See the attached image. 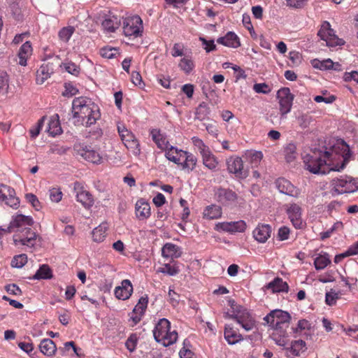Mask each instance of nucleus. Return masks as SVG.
Returning a JSON list of instances; mask_svg holds the SVG:
<instances>
[{"label": "nucleus", "instance_id": "1", "mask_svg": "<svg viewBox=\"0 0 358 358\" xmlns=\"http://www.w3.org/2000/svg\"><path fill=\"white\" fill-rule=\"evenodd\" d=\"M348 145L343 141H338L329 151L314 150L303 157L305 167L310 172L325 174L330 171H340L345 166L350 157Z\"/></svg>", "mask_w": 358, "mask_h": 358}, {"label": "nucleus", "instance_id": "2", "mask_svg": "<svg viewBox=\"0 0 358 358\" xmlns=\"http://www.w3.org/2000/svg\"><path fill=\"white\" fill-rule=\"evenodd\" d=\"M73 118L85 127H90L99 119L101 114L99 106L87 97H78L72 103Z\"/></svg>", "mask_w": 358, "mask_h": 358}, {"label": "nucleus", "instance_id": "3", "mask_svg": "<svg viewBox=\"0 0 358 358\" xmlns=\"http://www.w3.org/2000/svg\"><path fill=\"white\" fill-rule=\"evenodd\" d=\"M170 322L165 318L159 320L153 330L155 339L158 343H162L164 346L173 344L178 338V333L176 330L170 331Z\"/></svg>", "mask_w": 358, "mask_h": 358}, {"label": "nucleus", "instance_id": "4", "mask_svg": "<svg viewBox=\"0 0 358 358\" xmlns=\"http://www.w3.org/2000/svg\"><path fill=\"white\" fill-rule=\"evenodd\" d=\"M229 303L233 310V313H227V317L235 320L245 331L252 330L255 327V320L250 314L242 306L235 304L234 301H230Z\"/></svg>", "mask_w": 358, "mask_h": 358}, {"label": "nucleus", "instance_id": "5", "mask_svg": "<svg viewBox=\"0 0 358 358\" xmlns=\"http://www.w3.org/2000/svg\"><path fill=\"white\" fill-rule=\"evenodd\" d=\"M38 238H39L38 235L31 229V227H27L14 234L13 239L16 246L22 245L33 248Z\"/></svg>", "mask_w": 358, "mask_h": 358}, {"label": "nucleus", "instance_id": "6", "mask_svg": "<svg viewBox=\"0 0 358 358\" xmlns=\"http://www.w3.org/2000/svg\"><path fill=\"white\" fill-rule=\"evenodd\" d=\"M333 189L338 194L354 193L358 190V181L351 177L334 178L331 181Z\"/></svg>", "mask_w": 358, "mask_h": 358}, {"label": "nucleus", "instance_id": "7", "mask_svg": "<svg viewBox=\"0 0 358 358\" xmlns=\"http://www.w3.org/2000/svg\"><path fill=\"white\" fill-rule=\"evenodd\" d=\"M317 35L322 40L326 41V45L329 47H335L344 44V41L339 38L335 34L334 29L331 28V25L327 21H324L322 24Z\"/></svg>", "mask_w": 358, "mask_h": 358}, {"label": "nucleus", "instance_id": "8", "mask_svg": "<svg viewBox=\"0 0 358 358\" xmlns=\"http://www.w3.org/2000/svg\"><path fill=\"white\" fill-rule=\"evenodd\" d=\"M143 29V21L138 15L129 17L124 20L123 31L126 36H140Z\"/></svg>", "mask_w": 358, "mask_h": 358}, {"label": "nucleus", "instance_id": "9", "mask_svg": "<svg viewBox=\"0 0 358 358\" xmlns=\"http://www.w3.org/2000/svg\"><path fill=\"white\" fill-rule=\"evenodd\" d=\"M290 315L282 310L276 309L268 314L264 320L273 329H280L281 325L289 322Z\"/></svg>", "mask_w": 358, "mask_h": 358}, {"label": "nucleus", "instance_id": "10", "mask_svg": "<svg viewBox=\"0 0 358 358\" xmlns=\"http://www.w3.org/2000/svg\"><path fill=\"white\" fill-rule=\"evenodd\" d=\"M160 136V134L157 136L156 134H152V138L155 141V143L157 144L158 147L162 149L166 150L165 156L171 162H174L175 164L178 165H180L182 163V153L184 152L182 150H178V148L171 146L170 148L168 147V143H164V141L161 143L159 141V137Z\"/></svg>", "mask_w": 358, "mask_h": 358}, {"label": "nucleus", "instance_id": "11", "mask_svg": "<svg viewBox=\"0 0 358 358\" xmlns=\"http://www.w3.org/2000/svg\"><path fill=\"white\" fill-rule=\"evenodd\" d=\"M277 98L279 101L280 113L283 117L290 112L294 100V95L288 87H282L277 92Z\"/></svg>", "mask_w": 358, "mask_h": 358}, {"label": "nucleus", "instance_id": "12", "mask_svg": "<svg viewBox=\"0 0 358 358\" xmlns=\"http://www.w3.org/2000/svg\"><path fill=\"white\" fill-rule=\"evenodd\" d=\"M74 150L78 155L93 164H101L102 162L103 158L100 153L90 146L78 143L74 145Z\"/></svg>", "mask_w": 358, "mask_h": 358}, {"label": "nucleus", "instance_id": "13", "mask_svg": "<svg viewBox=\"0 0 358 358\" xmlns=\"http://www.w3.org/2000/svg\"><path fill=\"white\" fill-rule=\"evenodd\" d=\"M73 189L76 192L77 201L86 209L90 208L94 203L92 195L87 191L83 185L78 182L74 183Z\"/></svg>", "mask_w": 358, "mask_h": 358}, {"label": "nucleus", "instance_id": "14", "mask_svg": "<svg viewBox=\"0 0 358 358\" xmlns=\"http://www.w3.org/2000/svg\"><path fill=\"white\" fill-rule=\"evenodd\" d=\"M229 172L235 174L238 178H245L248 176V171L243 168V162L241 157H231L227 161Z\"/></svg>", "mask_w": 358, "mask_h": 358}, {"label": "nucleus", "instance_id": "15", "mask_svg": "<svg viewBox=\"0 0 358 358\" xmlns=\"http://www.w3.org/2000/svg\"><path fill=\"white\" fill-rule=\"evenodd\" d=\"M34 224L33 219L29 216L23 215H16L10 222L8 227L9 231H15L16 233L27 227H31Z\"/></svg>", "mask_w": 358, "mask_h": 358}, {"label": "nucleus", "instance_id": "16", "mask_svg": "<svg viewBox=\"0 0 358 358\" xmlns=\"http://www.w3.org/2000/svg\"><path fill=\"white\" fill-rule=\"evenodd\" d=\"M275 184L277 189L282 194L294 197H296L299 194V190L290 181L284 178L277 179Z\"/></svg>", "mask_w": 358, "mask_h": 358}, {"label": "nucleus", "instance_id": "17", "mask_svg": "<svg viewBox=\"0 0 358 358\" xmlns=\"http://www.w3.org/2000/svg\"><path fill=\"white\" fill-rule=\"evenodd\" d=\"M215 197L218 202L225 206L235 203L238 199L235 192L224 188H219L215 192Z\"/></svg>", "mask_w": 358, "mask_h": 358}, {"label": "nucleus", "instance_id": "18", "mask_svg": "<svg viewBox=\"0 0 358 358\" xmlns=\"http://www.w3.org/2000/svg\"><path fill=\"white\" fill-rule=\"evenodd\" d=\"M287 213L291 222L296 229H301L303 226V222L301 218V208L296 204L292 203L287 209Z\"/></svg>", "mask_w": 358, "mask_h": 358}, {"label": "nucleus", "instance_id": "19", "mask_svg": "<svg viewBox=\"0 0 358 358\" xmlns=\"http://www.w3.org/2000/svg\"><path fill=\"white\" fill-rule=\"evenodd\" d=\"M133 292V287L129 280H123L121 285L115 289V295L118 299L127 300Z\"/></svg>", "mask_w": 358, "mask_h": 358}, {"label": "nucleus", "instance_id": "20", "mask_svg": "<svg viewBox=\"0 0 358 358\" xmlns=\"http://www.w3.org/2000/svg\"><path fill=\"white\" fill-rule=\"evenodd\" d=\"M263 289L271 290L272 293L287 292L289 286L286 282H284L280 278H275L273 281L264 286Z\"/></svg>", "mask_w": 358, "mask_h": 358}, {"label": "nucleus", "instance_id": "21", "mask_svg": "<svg viewBox=\"0 0 358 358\" xmlns=\"http://www.w3.org/2000/svg\"><path fill=\"white\" fill-rule=\"evenodd\" d=\"M136 215L138 220H143L150 216V204L144 199L137 201L135 206Z\"/></svg>", "mask_w": 358, "mask_h": 358}, {"label": "nucleus", "instance_id": "22", "mask_svg": "<svg viewBox=\"0 0 358 358\" xmlns=\"http://www.w3.org/2000/svg\"><path fill=\"white\" fill-rule=\"evenodd\" d=\"M54 69L52 63L42 64L36 71V83L41 85L43 84L48 78L50 77Z\"/></svg>", "mask_w": 358, "mask_h": 358}, {"label": "nucleus", "instance_id": "23", "mask_svg": "<svg viewBox=\"0 0 358 358\" xmlns=\"http://www.w3.org/2000/svg\"><path fill=\"white\" fill-rule=\"evenodd\" d=\"M271 228L268 224L258 225L253 231V236L259 243H265L270 237Z\"/></svg>", "mask_w": 358, "mask_h": 358}, {"label": "nucleus", "instance_id": "24", "mask_svg": "<svg viewBox=\"0 0 358 358\" xmlns=\"http://www.w3.org/2000/svg\"><path fill=\"white\" fill-rule=\"evenodd\" d=\"M217 42L224 46L236 48L241 45L239 38L234 32L229 31L224 36L217 38Z\"/></svg>", "mask_w": 358, "mask_h": 358}, {"label": "nucleus", "instance_id": "25", "mask_svg": "<svg viewBox=\"0 0 358 358\" xmlns=\"http://www.w3.org/2000/svg\"><path fill=\"white\" fill-rule=\"evenodd\" d=\"M222 230L228 232H243L246 229V224L243 220L231 222H223L220 224Z\"/></svg>", "mask_w": 358, "mask_h": 358}, {"label": "nucleus", "instance_id": "26", "mask_svg": "<svg viewBox=\"0 0 358 358\" xmlns=\"http://www.w3.org/2000/svg\"><path fill=\"white\" fill-rule=\"evenodd\" d=\"M162 254L164 257L166 258H178L180 257L181 252L178 246L173 243H166L162 249Z\"/></svg>", "mask_w": 358, "mask_h": 358}, {"label": "nucleus", "instance_id": "27", "mask_svg": "<svg viewBox=\"0 0 358 358\" xmlns=\"http://www.w3.org/2000/svg\"><path fill=\"white\" fill-rule=\"evenodd\" d=\"M32 48L30 42H25L20 48L17 57L18 64L21 66H26L28 57L31 55Z\"/></svg>", "mask_w": 358, "mask_h": 358}, {"label": "nucleus", "instance_id": "28", "mask_svg": "<svg viewBox=\"0 0 358 358\" xmlns=\"http://www.w3.org/2000/svg\"><path fill=\"white\" fill-rule=\"evenodd\" d=\"M41 352L49 357L53 356L57 351V346L54 341L50 338H44L39 345Z\"/></svg>", "mask_w": 358, "mask_h": 358}, {"label": "nucleus", "instance_id": "29", "mask_svg": "<svg viewBox=\"0 0 358 358\" xmlns=\"http://www.w3.org/2000/svg\"><path fill=\"white\" fill-rule=\"evenodd\" d=\"M45 131L48 132L52 136H55L62 132L58 115H55L49 119Z\"/></svg>", "mask_w": 358, "mask_h": 358}, {"label": "nucleus", "instance_id": "30", "mask_svg": "<svg viewBox=\"0 0 358 358\" xmlns=\"http://www.w3.org/2000/svg\"><path fill=\"white\" fill-rule=\"evenodd\" d=\"M224 334V338L229 345L236 344L243 339L242 336L230 325H226Z\"/></svg>", "mask_w": 358, "mask_h": 358}, {"label": "nucleus", "instance_id": "31", "mask_svg": "<svg viewBox=\"0 0 358 358\" xmlns=\"http://www.w3.org/2000/svg\"><path fill=\"white\" fill-rule=\"evenodd\" d=\"M182 155V163L180 165L182 166V169H187L190 171L193 170L196 166L197 162L196 157L186 151H184Z\"/></svg>", "mask_w": 358, "mask_h": 358}, {"label": "nucleus", "instance_id": "32", "mask_svg": "<svg viewBox=\"0 0 358 358\" xmlns=\"http://www.w3.org/2000/svg\"><path fill=\"white\" fill-rule=\"evenodd\" d=\"M306 349V342L301 339L292 341L291 346L285 348L294 356H299L300 353L305 352Z\"/></svg>", "mask_w": 358, "mask_h": 358}, {"label": "nucleus", "instance_id": "33", "mask_svg": "<svg viewBox=\"0 0 358 358\" xmlns=\"http://www.w3.org/2000/svg\"><path fill=\"white\" fill-rule=\"evenodd\" d=\"M203 214V217L207 219H217L221 217L222 209L217 205H211L205 208Z\"/></svg>", "mask_w": 358, "mask_h": 358}, {"label": "nucleus", "instance_id": "34", "mask_svg": "<svg viewBox=\"0 0 358 358\" xmlns=\"http://www.w3.org/2000/svg\"><path fill=\"white\" fill-rule=\"evenodd\" d=\"M201 155L203 158V163L205 166L210 170H214L217 167L218 162L210 150L206 151V152L203 153Z\"/></svg>", "mask_w": 358, "mask_h": 358}, {"label": "nucleus", "instance_id": "35", "mask_svg": "<svg viewBox=\"0 0 358 358\" xmlns=\"http://www.w3.org/2000/svg\"><path fill=\"white\" fill-rule=\"evenodd\" d=\"M108 229L107 224L102 223L92 231V238L94 242L100 243L103 241L106 235Z\"/></svg>", "mask_w": 358, "mask_h": 358}, {"label": "nucleus", "instance_id": "36", "mask_svg": "<svg viewBox=\"0 0 358 358\" xmlns=\"http://www.w3.org/2000/svg\"><path fill=\"white\" fill-rule=\"evenodd\" d=\"M52 276V272L50 266L47 264H43L40 266L32 278L34 280H46L51 279Z\"/></svg>", "mask_w": 358, "mask_h": 358}, {"label": "nucleus", "instance_id": "37", "mask_svg": "<svg viewBox=\"0 0 358 358\" xmlns=\"http://www.w3.org/2000/svg\"><path fill=\"white\" fill-rule=\"evenodd\" d=\"M119 26L120 22L115 17L106 18L102 22L103 29L108 32H114Z\"/></svg>", "mask_w": 358, "mask_h": 358}, {"label": "nucleus", "instance_id": "38", "mask_svg": "<svg viewBox=\"0 0 358 358\" xmlns=\"http://www.w3.org/2000/svg\"><path fill=\"white\" fill-rule=\"evenodd\" d=\"M15 192L13 189V192H6L1 201H4L5 203L13 208H17L19 206V199L15 196Z\"/></svg>", "mask_w": 358, "mask_h": 358}, {"label": "nucleus", "instance_id": "39", "mask_svg": "<svg viewBox=\"0 0 358 358\" xmlns=\"http://www.w3.org/2000/svg\"><path fill=\"white\" fill-rule=\"evenodd\" d=\"M245 157L252 166H257L263 158V154L261 151H248Z\"/></svg>", "mask_w": 358, "mask_h": 358}, {"label": "nucleus", "instance_id": "40", "mask_svg": "<svg viewBox=\"0 0 358 358\" xmlns=\"http://www.w3.org/2000/svg\"><path fill=\"white\" fill-rule=\"evenodd\" d=\"M210 113V109L208 107L207 103L205 102L201 103L196 110V118L202 121L206 119Z\"/></svg>", "mask_w": 358, "mask_h": 358}, {"label": "nucleus", "instance_id": "41", "mask_svg": "<svg viewBox=\"0 0 358 358\" xmlns=\"http://www.w3.org/2000/svg\"><path fill=\"white\" fill-rule=\"evenodd\" d=\"M74 31L75 28L72 26L63 27L58 33L59 40L64 43H67L72 36Z\"/></svg>", "mask_w": 358, "mask_h": 358}, {"label": "nucleus", "instance_id": "42", "mask_svg": "<svg viewBox=\"0 0 358 358\" xmlns=\"http://www.w3.org/2000/svg\"><path fill=\"white\" fill-rule=\"evenodd\" d=\"M148 303V296L145 295V296H141L133 310V314H139L140 315H143L145 309L147 308Z\"/></svg>", "mask_w": 358, "mask_h": 358}, {"label": "nucleus", "instance_id": "43", "mask_svg": "<svg viewBox=\"0 0 358 358\" xmlns=\"http://www.w3.org/2000/svg\"><path fill=\"white\" fill-rule=\"evenodd\" d=\"M123 143L127 149L131 150L134 154L138 155L140 153L139 143L134 136L131 138H123Z\"/></svg>", "mask_w": 358, "mask_h": 358}, {"label": "nucleus", "instance_id": "44", "mask_svg": "<svg viewBox=\"0 0 358 358\" xmlns=\"http://www.w3.org/2000/svg\"><path fill=\"white\" fill-rule=\"evenodd\" d=\"M296 148L294 143H289L285 148V156L287 162H293L297 155Z\"/></svg>", "mask_w": 358, "mask_h": 358}, {"label": "nucleus", "instance_id": "45", "mask_svg": "<svg viewBox=\"0 0 358 358\" xmlns=\"http://www.w3.org/2000/svg\"><path fill=\"white\" fill-rule=\"evenodd\" d=\"M178 66L186 74H189L194 67L193 61L188 58L181 59Z\"/></svg>", "mask_w": 358, "mask_h": 358}, {"label": "nucleus", "instance_id": "46", "mask_svg": "<svg viewBox=\"0 0 358 358\" xmlns=\"http://www.w3.org/2000/svg\"><path fill=\"white\" fill-rule=\"evenodd\" d=\"M27 262V256L25 254H21L18 255H15L12 261L11 266L14 268H22L23 267Z\"/></svg>", "mask_w": 358, "mask_h": 358}, {"label": "nucleus", "instance_id": "47", "mask_svg": "<svg viewBox=\"0 0 358 358\" xmlns=\"http://www.w3.org/2000/svg\"><path fill=\"white\" fill-rule=\"evenodd\" d=\"M330 262L331 261L328 257L324 255H320L315 259L314 264L317 270H322L327 267Z\"/></svg>", "mask_w": 358, "mask_h": 358}, {"label": "nucleus", "instance_id": "48", "mask_svg": "<svg viewBox=\"0 0 358 358\" xmlns=\"http://www.w3.org/2000/svg\"><path fill=\"white\" fill-rule=\"evenodd\" d=\"M157 271L173 276L179 273V269L178 267L171 266L169 264H164L162 267L158 268Z\"/></svg>", "mask_w": 358, "mask_h": 358}, {"label": "nucleus", "instance_id": "49", "mask_svg": "<svg viewBox=\"0 0 358 358\" xmlns=\"http://www.w3.org/2000/svg\"><path fill=\"white\" fill-rule=\"evenodd\" d=\"M340 298L338 293L333 289L326 293L325 302L329 306H334L336 304L337 299Z\"/></svg>", "mask_w": 358, "mask_h": 358}, {"label": "nucleus", "instance_id": "50", "mask_svg": "<svg viewBox=\"0 0 358 358\" xmlns=\"http://www.w3.org/2000/svg\"><path fill=\"white\" fill-rule=\"evenodd\" d=\"M192 143L195 147L197 148L201 155L209 150V148L204 144L203 141L198 137L194 136L192 138Z\"/></svg>", "mask_w": 358, "mask_h": 358}, {"label": "nucleus", "instance_id": "51", "mask_svg": "<svg viewBox=\"0 0 358 358\" xmlns=\"http://www.w3.org/2000/svg\"><path fill=\"white\" fill-rule=\"evenodd\" d=\"M49 196L52 202L58 203L62 198V192L59 189L52 188L49 190Z\"/></svg>", "mask_w": 358, "mask_h": 358}, {"label": "nucleus", "instance_id": "52", "mask_svg": "<svg viewBox=\"0 0 358 358\" xmlns=\"http://www.w3.org/2000/svg\"><path fill=\"white\" fill-rule=\"evenodd\" d=\"M45 120L46 117L43 116L38 120L36 127L30 129V134L31 138H34L39 134Z\"/></svg>", "mask_w": 358, "mask_h": 358}, {"label": "nucleus", "instance_id": "53", "mask_svg": "<svg viewBox=\"0 0 358 358\" xmlns=\"http://www.w3.org/2000/svg\"><path fill=\"white\" fill-rule=\"evenodd\" d=\"M137 344V338L135 334H131L126 341L125 346L129 352L135 350Z\"/></svg>", "mask_w": 358, "mask_h": 358}, {"label": "nucleus", "instance_id": "54", "mask_svg": "<svg viewBox=\"0 0 358 358\" xmlns=\"http://www.w3.org/2000/svg\"><path fill=\"white\" fill-rule=\"evenodd\" d=\"M199 41L202 42L203 48L207 52H210L216 49V45H215L213 40L207 41L203 37H199Z\"/></svg>", "mask_w": 358, "mask_h": 358}, {"label": "nucleus", "instance_id": "55", "mask_svg": "<svg viewBox=\"0 0 358 358\" xmlns=\"http://www.w3.org/2000/svg\"><path fill=\"white\" fill-rule=\"evenodd\" d=\"M297 121L299 126L305 129L309 126L311 122V117L307 114H303L297 117Z\"/></svg>", "mask_w": 358, "mask_h": 358}, {"label": "nucleus", "instance_id": "56", "mask_svg": "<svg viewBox=\"0 0 358 358\" xmlns=\"http://www.w3.org/2000/svg\"><path fill=\"white\" fill-rule=\"evenodd\" d=\"M253 90L257 93L268 94L271 92V88L266 83H257L253 86Z\"/></svg>", "mask_w": 358, "mask_h": 358}, {"label": "nucleus", "instance_id": "57", "mask_svg": "<svg viewBox=\"0 0 358 358\" xmlns=\"http://www.w3.org/2000/svg\"><path fill=\"white\" fill-rule=\"evenodd\" d=\"M117 50L112 48H103L100 50L101 55L107 59L113 58L116 54Z\"/></svg>", "mask_w": 358, "mask_h": 358}, {"label": "nucleus", "instance_id": "58", "mask_svg": "<svg viewBox=\"0 0 358 358\" xmlns=\"http://www.w3.org/2000/svg\"><path fill=\"white\" fill-rule=\"evenodd\" d=\"M65 91L62 93L64 96H73L76 95L78 90L71 83H65Z\"/></svg>", "mask_w": 358, "mask_h": 358}, {"label": "nucleus", "instance_id": "59", "mask_svg": "<svg viewBox=\"0 0 358 358\" xmlns=\"http://www.w3.org/2000/svg\"><path fill=\"white\" fill-rule=\"evenodd\" d=\"M25 197L27 201L29 202L36 210H39V208H41V205L36 195L30 193L27 194Z\"/></svg>", "mask_w": 358, "mask_h": 358}, {"label": "nucleus", "instance_id": "60", "mask_svg": "<svg viewBox=\"0 0 358 358\" xmlns=\"http://www.w3.org/2000/svg\"><path fill=\"white\" fill-rule=\"evenodd\" d=\"M184 45L182 43H175L173 45L171 55L174 57L184 55Z\"/></svg>", "mask_w": 358, "mask_h": 358}, {"label": "nucleus", "instance_id": "61", "mask_svg": "<svg viewBox=\"0 0 358 358\" xmlns=\"http://www.w3.org/2000/svg\"><path fill=\"white\" fill-rule=\"evenodd\" d=\"M314 66L324 70L332 69L334 66V63L331 59H327L322 62H319V65H314Z\"/></svg>", "mask_w": 358, "mask_h": 358}, {"label": "nucleus", "instance_id": "62", "mask_svg": "<svg viewBox=\"0 0 358 358\" xmlns=\"http://www.w3.org/2000/svg\"><path fill=\"white\" fill-rule=\"evenodd\" d=\"M311 328V324L309 322V321L303 319L300 320L298 322L297 327L295 329V332H298L299 331H302L305 329H310Z\"/></svg>", "mask_w": 358, "mask_h": 358}, {"label": "nucleus", "instance_id": "63", "mask_svg": "<svg viewBox=\"0 0 358 358\" xmlns=\"http://www.w3.org/2000/svg\"><path fill=\"white\" fill-rule=\"evenodd\" d=\"M5 289L6 292L10 294L20 295L22 294L21 289L15 284L8 285L5 287Z\"/></svg>", "mask_w": 358, "mask_h": 358}, {"label": "nucleus", "instance_id": "64", "mask_svg": "<svg viewBox=\"0 0 358 358\" xmlns=\"http://www.w3.org/2000/svg\"><path fill=\"white\" fill-rule=\"evenodd\" d=\"M289 229L287 227H282L279 229L278 236L280 241L288 239L289 234Z\"/></svg>", "mask_w": 358, "mask_h": 358}]
</instances>
